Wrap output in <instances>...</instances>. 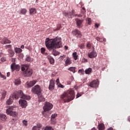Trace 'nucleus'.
Masks as SVG:
<instances>
[{
	"instance_id": "33",
	"label": "nucleus",
	"mask_w": 130,
	"mask_h": 130,
	"mask_svg": "<svg viewBox=\"0 0 130 130\" xmlns=\"http://www.w3.org/2000/svg\"><path fill=\"white\" fill-rule=\"evenodd\" d=\"M78 47L80 49H84L85 48V44L82 43V44H80L78 45Z\"/></svg>"
},
{
	"instance_id": "49",
	"label": "nucleus",
	"mask_w": 130,
	"mask_h": 130,
	"mask_svg": "<svg viewBox=\"0 0 130 130\" xmlns=\"http://www.w3.org/2000/svg\"><path fill=\"white\" fill-rule=\"evenodd\" d=\"M6 48H11L12 45H8L5 46Z\"/></svg>"
},
{
	"instance_id": "21",
	"label": "nucleus",
	"mask_w": 130,
	"mask_h": 130,
	"mask_svg": "<svg viewBox=\"0 0 130 130\" xmlns=\"http://www.w3.org/2000/svg\"><path fill=\"white\" fill-rule=\"evenodd\" d=\"M65 16H70L71 18L75 16V11L72 10L71 12L67 13L65 12Z\"/></svg>"
},
{
	"instance_id": "17",
	"label": "nucleus",
	"mask_w": 130,
	"mask_h": 130,
	"mask_svg": "<svg viewBox=\"0 0 130 130\" xmlns=\"http://www.w3.org/2000/svg\"><path fill=\"white\" fill-rule=\"evenodd\" d=\"M75 21L76 22L77 26H78L79 28H81V25H82V23H83V20L77 18L75 19Z\"/></svg>"
},
{
	"instance_id": "30",
	"label": "nucleus",
	"mask_w": 130,
	"mask_h": 130,
	"mask_svg": "<svg viewBox=\"0 0 130 130\" xmlns=\"http://www.w3.org/2000/svg\"><path fill=\"white\" fill-rule=\"evenodd\" d=\"M20 12V14H22V15H26V13H27V10L26 9H21Z\"/></svg>"
},
{
	"instance_id": "35",
	"label": "nucleus",
	"mask_w": 130,
	"mask_h": 130,
	"mask_svg": "<svg viewBox=\"0 0 130 130\" xmlns=\"http://www.w3.org/2000/svg\"><path fill=\"white\" fill-rule=\"evenodd\" d=\"M56 116H57V114H52L51 116V120L52 121H53V120H54V118H55V117H56Z\"/></svg>"
},
{
	"instance_id": "44",
	"label": "nucleus",
	"mask_w": 130,
	"mask_h": 130,
	"mask_svg": "<svg viewBox=\"0 0 130 130\" xmlns=\"http://www.w3.org/2000/svg\"><path fill=\"white\" fill-rule=\"evenodd\" d=\"M81 13L83 14L86 13V9H85V8H82V9L81 10Z\"/></svg>"
},
{
	"instance_id": "1",
	"label": "nucleus",
	"mask_w": 130,
	"mask_h": 130,
	"mask_svg": "<svg viewBox=\"0 0 130 130\" xmlns=\"http://www.w3.org/2000/svg\"><path fill=\"white\" fill-rule=\"evenodd\" d=\"M45 45L47 49L51 51H52L53 55H57V52L55 50L56 48H60L62 47L61 44V39L59 37H56L55 39H49V38H46L45 40Z\"/></svg>"
},
{
	"instance_id": "3",
	"label": "nucleus",
	"mask_w": 130,
	"mask_h": 130,
	"mask_svg": "<svg viewBox=\"0 0 130 130\" xmlns=\"http://www.w3.org/2000/svg\"><path fill=\"white\" fill-rule=\"evenodd\" d=\"M21 71H24L23 73L24 77H31L33 74V70L29 68V65L24 64L23 67H21Z\"/></svg>"
},
{
	"instance_id": "39",
	"label": "nucleus",
	"mask_w": 130,
	"mask_h": 130,
	"mask_svg": "<svg viewBox=\"0 0 130 130\" xmlns=\"http://www.w3.org/2000/svg\"><path fill=\"white\" fill-rule=\"evenodd\" d=\"M91 45H92L91 44V43H90V42H88L86 44V47L88 48V49H90V48H91Z\"/></svg>"
},
{
	"instance_id": "8",
	"label": "nucleus",
	"mask_w": 130,
	"mask_h": 130,
	"mask_svg": "<svg viewBox=\"0 0 130 130\" xmlns=\"http://www.w3.org/2000/svg\"><path fill=\"white\" fill-rule=\"evenodd\" d=\"M11 69L12 72L16 71V72H19L21 69V66L19 64H16V63H13L11 65Z\"/></svg>"
},
{
	"instance_id": "57",
	"label": "nucleus",
	"mask_w": 130,
	"mask_h": 130,
	"mask_svg": "<svg viewBox=\"0 0 130 130\" xmlns=\"http://www.w3.org/2000/svg\"><path fill=\"white\" fill-rule=\"evenodd\" d=\"M60 57H62V59H63V58L66 57V56L62 55V56H61Z\"/></svg>"
},
{
	"instance_id": "56",
	"label": "nucleus",
	"mask_w": 130,
	"mask_h": 130,
	"mask_svg": "<svg viewBox=\"0 0 130 130\" xmlns=\"http://www.w3.org/2000/svg\"><path fill=\"white\" fill-rule=\"evenodd\" d=\"M44 54V55H46V56H48V53H44V54Z\"/></svg>"
},
{
	"instance_id": "29",
	"label": "nucleus",
	"mask_w": 130,
	"mask_h": 130,
	"mask_svg": "<svg viewBox=\"0 0 130 130\" xmlns=\"http://www.w3.org/2000/svg\"><path fill=\"white\" fill-rule=\"evenodd\" d=\"M68 71H70V72H72V73L75 74V73H76V67H70L68 69Z\"/></svg>"
},
{
	"instance_id": "50",
	"label": "nucleus",
	"mask_w": 130,
	"mask_h": 130,
	"mask_svg": "<svg viewBox=\"0 0 130 130\" xmlns=\"http://www.w3.org/2000/svg\"><path fill=\"white\" fill-rule=\"evenodd\" d=\"M56 82L57 85H58L59 84H60V83L59 82V79H57L56 80Z\"/></svg>"
},
{
	"instance_id": "60",
	"label": "nucleus",
	"mask_w": 130,
	"mask_h": 130,
	"mask_svg": "<svg viewBox=\"0 0 130 130\" xmlns=\"http://www.w3.org/2000/svg\"><path fill=\"white\" fill-rule=\"evenodd\" d=\"M2 128H3V126H0V129H2Z\"/></svg>"
},
{
	"instance_id": "26",
	"label": "nucleus",
	"mask_w": 130,
	"mask_h": 130,
	"mask_svg": "<svg viewBox=\"0 0 130 130\" xmlns=\"http://www.w3.org/2000/svg\"><path fill=\"white\" fill-rule=\"evenodd\" d=\"M85 73L86 75H90V74L92 73V69L89 68H88L87 69H86L85 71Z\"/></svg>"
},
{
	"instance_id": "32",
	"label": "nucleus",
	"mask_w": 130,
	"mask_h": 130,
	"mask_svg": "<svg viewBox=\"0 0 130 130\" xmlns=\"http://www.w3.org/2000/svg\"><path fill=\"white\" fill-rule=\"evenodd\" d=\"M9 53L10 57H13L14 56V54H15V53L12 50H9Z\"/></svg>"
},
{
	"instance_id": "25",
	"label": "nucleus",
	"mask_w": 130,
	"mask_h": 130,
	"mask_svg": "<svg viewBox=\"0 0 130 130\" xmlns=\"http://www.w3.org/2000/svg\"><path fill=\"white\" fill-rule=\"evenodd\" d=\"M14 51L16 52V53H21V52L23 51V50H22V49L20 48L16 47L14 49Z\"/></svg>"
},
{
	"instance_id": "45",
	"label": "nucleus",
	"mask_w": 130,
	"mask_h": 130,
	"mask_svg": "<svg viewBox=\"0 0 130 130\" xmlns=\"http://www.w3.org/2000/svg\"><path fill=\"white\" fill-rule=\"evenodd\" d=\"M32 130H40L39 128L37 126V125L36 126H34L32 127Z\"/></svg>"
},
{
	"instance_id": "46",
	"label": "nucleus",
	"mask_w": 130,
	"mask_h": 130,
	"mask_svg": "<svg viewBox=\"0 0 130 130\" xmlns=\"http://www.w3.org/2000/svg\"><path fill=\"white\" fill-rule=\"evenodd\" d=\"M100 26V24H99V23H95L94 24L95 28H98V27H99Z\"/></svg>"
},
{
	"instance_id": "10",
	"label": "nucleus",
	"mask_w": 130,
	"mask_h": 130,
	"mask_svg": "<svg viewBox=\"0 0 130 130\" xmlns=\"http://www.w3.org/2000/svg\"><path fill=\"white\" fill-rule=\"evenodd\" d=\"M55 86V83L54 82V80H51L50 81V83L49 85V90L50 91H52L53 90H54V87Z\"/></svg>"
},
{
	"instance_id": "59",
	"label": "nucleus",
	"mask_w": 130,
	"mask_h": 130,
	"mask_svg": "<svg viewBox=\"0 0 130 130\" xmlns=\"http://www.w3.org/2000/svg\"><path fill=\"white\" fill-rule=\"evenodd\" d=\"M91 130H96V128L95 127H93L91 129Z\"/></svg>"
},
{
	"instance_id": "14",
	"label": "nucleus",
	"mask_w": 130,
	"mask_h": 130,
	"mask_svg": "<svg viewBox=\"0 0 130 130\" xmlns=\"http://www.w3.org/2000/svg\"><path fill=\"white\" fill-rule=\"evenodd\" d=\"M0 42L2 44H7L11 43V41L9 40V39H8V38H4L2 39V40L0 41Z\"/></svg>"
},
{
	"instance_id": "54",
	"label": "nucleus",
	"mask_w": 130,
	"mask_h": 130,
	"mask_svg": "<svg viewBox=\"0 0 130 130\" xmlns=\"http://www.w3.org/2000/svg\"><path fill=\"white\" fill-rule=\"evenodd\" d=\"M20 48H22V49H24V48H25V46H24V45H22L20 47Z\"/></svg>"
},
{
	"instance_id": "36",
	"label": "nucleus",
	"mask_w": 130,
	"mask_h": 130,
	"mask_svg": "<svg viewBox=\"0 0 130 130\" xmlns=\"http://www.w3.org/2000/svg\"><path fill=\"white\" fill-rule=\"evenodd\" d=\"M12 103H13V100H12V99H9L7 101V104H8V105H10V104H12Z\"/></svg>"
},
{
	"instance_id": "12",
	"label": "nucleus",
	"mask_w": 130,
	"mask_h": 130,
	"mask_svg": "<svg viewBox=\"0 0 130 130\" xmlns=\"http://www.w3.org/2000/svg\"><path fill=\"white\" fill-rule=\"evenodd\" d=\"M19 104H20L22 108H25L27 106V101L24 100H20L19 101Z\"/></svg>"
},
{
	"instance_id": "61",
	"label": "nucleus",
	"mask_w": 130,
	"mask_h": 130,
	"mask_svg": "<svg viewBox=\"0 0 130 130\" xmlns=\"http://www.w3.org/2000/svg\"><path fill=\"white\" fill-rule=\"evenodd\" d=\"M105 69V68H103V69H102V71H104Z\"/></svg>"
},
{
	"instance_id": "22",
	"label": "nucleus",
	"mask_w": 130,
	"mask_h": 130,
	"mask_svg": "<svg viewBox=\"0 0 130 130\" xmlns=\"http://www.w3.org/2000/svg\"><path fill=\"white\" fill-rule=\"evenodd\" d=\"M26 61L28 62H32L33 61V58L30 57V55H26V58H25Z\"/></svg>"
},
{
	"instance_id": "51",
	"label": "nucleus",
	"mask_w": 130,
	"mask_h": 130,
	"mask_svg": "<svg viewBox=\"0 0 130 130\" xmlns=\"http://www.w3.org/2000/svg\"><path fill=\"white\" fill-rule=\"evenodd\" d=\"M27 121L25 120L23 121V123L25 126H27Z\"/></svg>"
},
{
	"instance_id": "24",
	"label": "nucleus",
	"mask_w": 130,
	"mask_h": 130,
	"mask_svg": "<svg viewBox=\"0 0 130 130\" xmlns=\"http://www.w3.org/2000/svg\"><path fill=\"white\" fill-rule=\"evenodd\" d=\"M96 39L97 40V41H100V42H105V41H106V39L104 38H101L99 37H97L96 38Z\"/></svg>"
},
{
	"instance_id": "42",
	"label": "nucleus",
	"mask_w": 130,
	"mask_h": 130,
	"mask_svg": "<svg viewBox=\"0 0 130 130\" xmlns=\"http://www.w3.org/2000/svg\"><path fill=\"white\" fill-rule=\"evenodd\" d=\"M37 126L38 128H39V129L40 130V128H41V127H42V125L41 123H38L37 124Z\"/></svg>"
},
{
	"instance_id": "4",
	"label": "nucleus",
	"mask_w": 130,
	"mask_h": 130,
	"mask_svg": "<svg viewBox=\"0 0 130 130\" xmlns=\"http://www.w3.org/2000/svg\"><path fill=\"white\" fill-rule=\"evenodd\" d=\"M13 97L16 100L19 99V98L25 99V100H30L31 99L30 96L24 94L22 90H18L17 93L14 94Z\"/></svg>"
},
{
	"instance_id": "6",
	"label": "nucleus",
	"mask_w": 130,
	"mask_h": 130,
	"mask_svg": "<svg viewBox=\"0 0 130 130\" xmlns=\"http://www.w3.org/2000/svg\"><path fill=\"white\" fill-rule=\"evenodd\" d=\"M14 107H10L6 110V113L7 114L11 115V116H14L16 117L17 116V113L13 110H14Z\"/></svg>"
},
{
	"instance_id": "18",
	"label": "nucleus",
	"mask_w": 130,
	"mask_h": 130,
	"mask_svg": "<svg viewBox=\"0 0 130 130\" xmlns=\"http://www.w3.org/2000/svg\"><path fill=\"white\" fill-rule=\"evenodd\" d=\"M88 56L90 58H93L97 56V54L95 52H91L88 54Z\"/></svg>"
},
{
	"instance_id": "20",
	"label": "nucleus",
	"mask_w": 130,
	"mask_h": 130,
	"mask_svg": "<svg viewBox=\"0 0 130 130\" xmlns=\"http://www.w3.org/2000/svg\"><path fill=\"white\" fill-rule=\"evenodd\" d=\"M74 34H75V36H77V37H81L82 36V34H81V31L78 29H75L74 31Z\"/></svg>"
},
{
	"instance_id": "16",
	"label": "nucleus",
	"mask_w": 130,
	"mask_h": 130,
	"mask_svg": "<svg viewBox=\"0 0 130 130\" xmlns=\"http://www.w3.org/2000/svg\"><path fill=\"white\" fill-rule=\"evenodd\" d=\"M47 59H48L51 64H54V59L53 58V57H52L50 55H48L47 56Z\"/></svg>"
},
{
	"instance_id": "43",
	"label": "nucleus",
	"mask_w": 130,
	"mask_h": 130,
	"mask_svg": "<svg viewBox=\"0 0 130 130\" xmlns=\"http://www.w3.org/2000/svg\"><path fill=\"white\" fill-rule=\"evenodd\" d=\"M87 22L88 25H91L92 24V19L91 18H88Z\"/></svg>"
},
{
	"instance_id": "55",
	"label": "nucleus",
	"mask_w": 130,
	"mask_h": 130,
	"mask_svg": "<svg viewBox=\"0 0 130 130\" xmlns=\"http://www.w3.org/2000/svg\"><path fill=\"white\" fill-rule=\"evenodd\" d=\"M10 75H11V73H10V72L7 73V77H10Z\"/></svg>"
},
{
	"instance_id": "13",
	"label": "nucleus",
	"mask_w": 130,
	"mask_h": 130,
	"mask_svg": "<svg viewBox=\"0 0 130 130\" xmlns=\"http://www.w3.org/2000/svg\"><path fill=\"white\" fill-rule=\"evenodd\" d=\"M36 83H37V81H35V80H32V81H30L29 82H27L26 83V85L27 86V87L28 88H31V87H33L34 85L36 84Z\"/></svg>"
},
{
	"instance_id": "53",
	"label": "nucleus",
	"mask_w": 130,
	"mask_h": 130,
	"mask_svg": "<svg viewBox=\"0 0 130 130\" xmlns=\"http://www.w3.org/2000/svg\"><path fill=\"white\" fill-rule=\"evenodd\" d=\"M79 97H81V94L77 93V94L76 95V98H79Z\"/></svg>"
},
{
	"instance_id": "48",
	"label": "nucleus",
	"mask_w": 130,
	"mask_h": 130,
	"mask_svg": "<svg viewBox=\"0 0 130 130\" xmlns=\"http://www.w3.org/2000/svg\"><path fill=\"white\" fill-rule=\"evenodd\" d=\"M58 87H59L60 88H64V86L62 85L61 83H59V84L57 85Z\"/></svg>"
},
{
	"instance_id": "62",
	"label": "nucleus",
	"mask_w": 130,
	"mask_h": 130,
	"mask_svg": "<svg viewBox=\"0 0 130 130\" xmlns=\"http://www.w3.org/2000/svg\"><path fill=\"white\" fill-rule=\"evenodd\" d=\"M57 30H59V28H57Z\"/></svg>"
},
{
	"instance_id": "11",
	"label": "nucleus",
	"mask_w": 130,
	"mask_h": 130,
	"mask_svg": "<svg viewBox=\"0 0 130 130\" xmlns=\"http://www.w3.org/2000/svg\"><path fill=\"white\" fill-rule=\"evenodd\" d=\"M64 62L65 67H68V66H70V64H72V60L70 57H67L64 59Z\"/></svg>"
},
{
	"instance_id": "28",
	"label": "nucleus",
	"mask_w": 130,
	"mask_h": 130,
	"mask_svg": "<svg viewBox=\"0 0 130 130\" xmlns=\"http://www.w3.org/2000/svg\"><path fill=\"white\" fill-rule=\"evenodd\" d=\"M98 128L99 130H104V128H105V126L104 125V124H100L98 126Z\"/></svg>"
},
{
	"instance_id": "27",
	"label": "nucleus",
	"mask_w": 130,
	"mask_h": 130,
	"mask_svg": "<svg viewBox=\"0 0 130 130\" xmlns=\"http://www.w3.org/2000/svg\"><path fill=\"white\" fill-rule=\"evenodd\" d=\"M1 94L2 95V99H5V98H6V96L7 95V91H6L5 90H2L1 91Z\"/></svg>"
},
{
	"instance_id": "37",
	"label": "nucleus",
	"mask_w": 130,
	"mask_h": 130,
	"mask_svg": "<svg viewBox=\"0 0 130 130\" xmlns=\"http://www.w3.org/2000/svg\"><path fill=\"white\" fill-rule=\"evenodd\" d=\"M78 73L79 74H81V75H84L85 74V71H84V69H80L78 71Z\"/></svg>"
},
{
	"instance_id": "38",
	"label": "nucleus",
	"mask_w": 130,
	"mask_h": 130,
	"mask_svg": "<svg viewBox=\"0 0 130 130\" xmlns=\"http://www.w3.org/2000/svg\"><path fill=\"white\" fill-rule=\"evenodd\" d=\"M44 130H53V128L51 126H47L45 127Z\"/></svg>"
},
{
	"instance_id": "9",
	"label": "nucleus",
	"mask_w": 130,
	"mask_h": 130,
	"mask_svg": "<svg viewBox=\"0 0 130 130\" xmlns=\"http://www.w3.org/2000/svg\"><path fill=\"white\" fill-rule=\"evenodd\" d=\"M99 86V81L97 79L91 81L89 84V87H91V88H95V89L98 88Z\"/></svg>"
},
{
	"instance_id": "15",
	"label": "nucleus",
	"mask_w": 130,
	"mask_h": 130,
	"mask_svg": "<svg viewBox=\"0 0 130 130\" xmlns=\"http://www.w3.org/2000/svg\"><path fill=\"white\" fill-rule=\"evenodd\" d=\"M7 120V116L4 114H0V123L1 122H5Z\"/></svg>"
},
{
	"instance_id": "40",
	"label": "nucleus",
	"mask_w": 130,
	"mask_h": 130,
	"mask_svg": "<svg viewBox=\"0 0 130 130\" xmlns=\"http://www.w3.org/2000/svg\"><path fill=\"white\" fill-rule=\"evenodd\" d=\"M46 49H45V48H42L41 49V53H42V54H43L44 53H45Z\"/></svg>"
},
{
	"instance_id": "47",
	"label": "nucleus",
	"mask_w": 130,
	"mask_h": 130,
	"mask_svg": "<svg viewBox=\"0 0 130 130\" xmlns=\"http://www.w3.org/2000/svg\"><path fill=\"white\" fill-rule=\"evenodd\" d=\"M82 62H84V63L85 62H88V59L84 58L83 59H82Z\"/></svg>"
},
{
	"instance_id": "23",
	"label": "nucleus",
	"mask_w": 130,
	"mask_h": 130,
	"mask_svg": "<svg viewBox=\"0 0 130 130\" xmlns=\"http://www.w3.org/2000/svg\"><path fill=\"white\" fill-rule=\"evenodd\" d=\"M36 9L34 8H32L29 9V14L30 15H35L36 13Z\"/></svg>"
},
{
	"instance_id": "41",
	"label": "nucleus",
	"mask_w": 130,
	"mask_h": 130,
	"mask_svg": "<svg viewBox=\"0 0 130 130\" xmlns=\"http://www.w3.org/2000/svg\"><path fill=\"white\" fill-rule=\"evenodd\" d=\"M0 77L2 78V79H4V80H6V79H7V77H6L5 75L2 74L1 72H0Z\"/></svg>"
},
{
	"instance_id": "58",
	"label": "nucleus",
	"mask_w": 130,
	"mask_h": 130,
	"mask_svg": "<svg viewBox=\"0 0 130 130\" xmlns=\"http://www.w3.org/2000/svg\"><path fill=\"white\" fill-rule=\"evenodd\" d=\"M68 48H69V47L67 46H64V49H66V50H67L68 49Z\"/></svg>"
},
{
	"instance_id": "52",
	"label": "nucleus",
	"mask_w": 130,
	"mask_h": 130,
	"mask_svg": "<svg viewBox=\"0 0 130 130\" xmlns=\"http://www.w3.org/2000/svg\"><path fill=\"white\" fill-rule=\"evenodd\" d=\"M1 61H2L3 62H4L5 60H6V58L4 57H3L1 58Z\"/></svg>"
},
{
	"instance_id": "2",
	"label": "nucleus",
	"mask_w": 130,
	"mask_h": 130,
	"mask_svg": "<svg viewBox=\"0 0 130 130\" xmlns=\"http://www.w3.org/2000/svg\"><path fill=\"white\" fill-rule=\"evenodd\" d=\"M60 98L63 102H70L75 99V91L73 89H70L63 93Z\"/></svg>"
},
{
	"instance_id": "31",
	"label": "nucleus",
	"mask_w": 130,
	"mask_h": 130,
	"mask_svg": "<svg viewBox=\"0 0 130 130\" xmlns=\"http://www.w3.org/2000/svg\"><path fill=\"white\" fill-rule=\"evenodd\" d=\"M72 55H73V56L74 57V59H75V60H77V59H78V54H77L76 52L73 53Z\"/></svg>"
},
{
	"instance_id": "19",
	"label": "nucleus",
	"mask_w": 130,
	"mask_h": 130,
	"mask_svg": "<svg viewBox=\"0 0 130 130\" xmlns=\"http://www.w3.org/2000/svg\"><path fill=\"white\" fill-rule=\"evenodd\" d=\"M39 102H44L46 99L44 98V96L41 94H39L38 95Z\"/></svg>"
},
{
	"instance_id": "34",
	"label": "nucleus",
	"mask_w": 130,
	"mask_h": 130,
	"mask_svg": "<svg viewBox=\"0 0 130 130\" xmlns=\"http://www.w3.org/2000/svg\"><path fill=\"white\" fill-rule=\"evenodd\" d=\"M15 85H20L21 84V80L20 79H15Z\"/></svg>"
},
{
	"instance_id": "5",
	"label": "nucleus",
	"mask_w": 130,
	"mask_h": 130,
	"mask_svg": "<svg viewBox=\"0 0 130 130\" xmlns=\"http://www.w3.org/2000/svg\"><path fill=\"white\" fill-rule=\"evenodd\" d=\"M31 92L32 93H34V94H37V95H39L41 93V87H40V86L36 85L32 88Z\"/></svg>"
},
{
	"instance_id": "7",
	"label": "nucleus",
	"mask_w": 130,
	"mask_h": 130,
	"mask_svg": "<svg viewBox=\"0 0 130 130\" xmlns=\"http://www.w3.org/2000/svg\"><path fill=\"white\" fill-rule=\"evenodd\" d=\"M53 107V105L52 104H50L49 102H46L44 106L43 107V109L45 112L49 111V110H51L52 108Z\"/></svg>"
}]
</instances>
